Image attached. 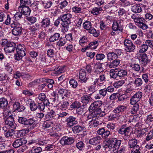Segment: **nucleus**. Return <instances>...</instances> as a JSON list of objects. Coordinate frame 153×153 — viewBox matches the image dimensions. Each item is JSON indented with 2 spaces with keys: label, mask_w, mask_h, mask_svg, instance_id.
Segmentation results:
<instances>
[{
  "label": "nucleus",
  "mask_w": 153,
  "mask_h": 153,
  "mask_svg": "<svg viewBox=\"0 0 153 153\" xmlns=\"http://www.w3.org/2000/svg\"><path fill=\"white\" fill-rule=\"evenodd\" d=\"M105 141L106 143L103 145V147L105 149H108L111 153V150L114 153L116 152L119 148L122 142L121 140L116 138L108 139Z\"/></svg>",
  "instance_id": "f257e3e1"
},
{
  "label": "nucleus",
  "mask_w": 153,
  "mask_h": 153,
  "mask_svg": "<svg viewBox=\"0 0 153 153\" xmlns=\"http://www.w3.org/2000/svg\"><path fill=\"white\" fill-rule=\"evenodd\" d=\"M18 120L20 123L23 124L24 126L28 128L30 130L33 129L36 126V122L33 118L27 119L25 117H19Z\"/></svg>",
  "instance_id": "f03ea898"
},
{
  "label": "nucleus",
  "mask_w": 153,
  "mask_h": 153,
  "mask_svg": "<svg viewBox=\"0 0 153 153\" xmlns=\"http://www.w3.org/2000/svg\"><path fill=\"white\" fill-rule=\"evenodd\" d=\"M61 20L62 22L61 25L64 27L65 30L68 31L70 24L73 22V18L70 13H67L60 16Z\"/></svg>",
  "instance_id": "7ed1b4c3"
},
{
  "label": "nucleus",
  "mask_w": 153,
  "mask_h": 153,
  "mask_svg": "<svg viewBox=\"0 0 153 153\" xmlns=\"http://www.w3.org/2000/svg\"><path fill=\"white\" fill-rule=\"evenodd\" d=\"M131 129V126L128 127L126 125H123L120 127L118 132L121 135H124L123 138L126 141L130 140V138Z\"/></svg>",
  "instance_id": "20e7f679"
},
{
  "label": "nucleus",
  "mask_w": 153,
  "mask_h": 153,
  "mask_svg": "<svg viewBox=\"0 0 153 153\" xmlns=\"http://www.w3.org/2000/svg\"><path fill=\"white\" fill-rule=\"evenodd\" d=\"M123 42L125 50L127 52L131 53L135 51L136 46L130 40L126 39Z\"/></svg>",
  "instance_id": "39448f33"
},
{
  "label": "nucleus",
  "mask_w": 153,
  "mask_h": 153,
  "mask_svg": "<svg viewBox=\"0 0 153 153\" xmlns=\"http://www.w3.org/2000/svg\"><path fill=\"white\" fill-rule=\"evenodd\" d=\"M107 113V111L106 109H105L103 111H102L100 108L92 112L91 115L92 117L98 119L101 117H104Z\"/></svg>",
  "instance_id": "423d86ee"
},
{
  "label": "nucleus",
  "mask_w": 153,
  "mask_h": 153,
  "mask_svg": "<svg viewBox=\"0 0 153 153\" xmlns=\"http://www.w3.org/2000/svg\"><path fill=\"white\" fill-rule=\"evenodd\" d=\"M143 93L140 91L137 92L131 98L130 103L132 105L139 104L137 102L139 101L142 97Z\"/></svg>",
  "instance_id": "0eeeda50"
},
{
  "label": "nucleus",
  "mask_w": 153,
  "mask_h": 153,
  "mask_svg": "<svg viewBox=\"0 0 153 153\" xmlns=\"http://www.w3.org/2000/svg\"><path fill=\"white\" fill-rule=\"evenodd\" d=\"M74 142V138L72 137L64 136L60 140V143L62 146L71 145Z\"/></svg>",
  "instance_id": "6e6552de"
},
{
  "label": "nucleus",
  "mask_w": 153,
  "mask_h": 153,
  "mask_svg": "<svg viewBox=\"0 0 153 153\" xmlns=\"http://www.w3.org/2000/svg\"><path fill=\"white\" fill-rule=\"evenodd\" d=\"M102 104V102L101 101H97L92 103L90 106L88 110L90 112L94 111L99 109H100V107Z\"/></svg>",
  "instance_id": "1a4fd4ad"
},
{
  "label": "nucleus",
  "mask_w": 153,
  "mask_h": 153,
  "mask_svg": "<svg viewBox=\"0 0 153 153\" xmlns=\"http://www.w3.org/2000/svg\"><path fill=\"white\" fill-rule=\"evenodd\" d=\"M27 143V140L24 137L15 140L12 143L13 147L17 148L20 146L25 145Z\"/></svg>",
  "instance_id": "9d476101"
},
{
  "label": "nucleus",
  "mask_w": 153,
  "mask_h": 153,
  "mask_svg": "<svg viewBox=\"0 0 153 153\" xmlns=\"http://www.w3.org/2000/svg\"><path fill=\"white\" fill-rule=\"evenodd\" d=\"M67 126L69 127H73L76 125L78 122L76 120V118L73 116H70L65 119Z\"/></svg>",
  "instance_id": "9b49d317"
},
{
  "label": "nucleus",
  "mask_w": 153,
  "mask_h": 153,
  "mask_svg": "<svg viewBox=\"0 0 153 153\" xmlns=\"http://www.w3.org/2000/svg\"><path fill=\"white\" fill-rule=\"evenodd\" d=\"M58 93L59 94L62 95H64V96L62 97V99L64 98V97H68L70 96V92L67 89L63 88L61 84L58 85Z\"/></svg>",
  "instance_id": "f8f14e48"
},
{
  "label": "nucleus",
  "mask_w": 153,
  "mask_h": 153,
  "mask_svg": "<svg viewBox=\"0 0 153 153\" xmlns=\"http://www.w3.org/2000/svg\"><path fill=\"white\" fill-rule=\"evenodd\" d=\"M16 46V44L12 42L7 47H4V49L5 52L10 53L14 52Z\"/></svg>",
  "instance_id": "ddd939ff"
},
{
  "label": "nucleus",
  "mask_w": 153,
  "mask_h": 153,
  "mask_svg": "<svg viewBox=\"0 0 153 153\" xmlns=\"http://www.w3.org/2000/svg\"><path fill=\"white\" fill-rule=\"evenodd\" d=\"M46 46L47 48H49L47 51V56L50 57H53L55 54V51L52 48H54V46L53 45L48 43H46Z\"/></svg>",
  "instance_id": "4468645a"
},
{
  "label": "nucleus",
  "mask_w": 153,
  "mask_h": 153,
  "mask_svg": "<svg viewBox=\"0 0 153 153\" xmlns=\"http://www.w3.org/2000/svg\"><path fill=\"white\" fill-rule=\"evenodd\" d=\"M5 123L11 128L15 129L16 126L14 118L12 116H10L6 118L5 120Z\"/></svg>",
  "instance_id": "2eb2a0df"
},
{
  "label": "nucleus",
  "mask_w": 153,
  "mask_h": 153,
  "mask_svg": "<svg viewBox=\"0 0 153 153\" xmlns=\"http://www.w3.org/2000/svg\"><path fill=\"white\" fill-rule=\"evenodd\" d=\"M79 78L82 82L86 83L88 79V76L87 75L84 69L81 70L79 73Z\"/></svg>",
  "instance_id": "dca6fc26"
},
{
  "label": "nucleus",
  "mask_w": 153,
  "mask_h": 153,
  "mask_svg": "<svg viewBox=\"0 0 153 153\" xmlns=\"http://www.w3.org/2000/svg\"><path fill=\"white\" fill-rule=\"evenodd\" d=\"M13 106V109L14 111H17L19 112H23L25 108L24 106L18 102H14Z\"/></svg>",
  "instance_id": "f3484780"
},
{
  "label": "nucleus",
  "mask_w": 153,
  "mask_h": 153,
  "mask_svg": "<svg viewBox=\"0 0 153 153\" xmlns=\"http://www.w3.org/2000/svg\"><path fill=\"white\" fill-rule=\"evenodd\" d=\"M123 28V26L121 25L120 21L118 20L117 22H113L112 29L114 31H116L118 30L122 32Z\"/></svg>",
  "instance_id": "a211bd4d"
},
{
  "label": "nucleus",
  "mask_w": 153,
  "mask_h": 153,
  "mask_svg": "<svg viewBox=\"0 0 153 153\" xmlns=\"http://www.w3.org/2000/svg\"><path fill=\"white\" fill-rule=\"evenodd\" d=\"M93 100L91 97L88 96L87 94L83 95L81 97V101L83 105L86 106L87 104L92 102Z\"/></svg>",
  "instance_id": "6ab92c4d"
},
{
  "label": "nucleus",
  "mask_w": 153,
  "mask_h": 153,
  "mask_svg": "<svg viewBox=\"0 0 153 153\" xmlns=\"http://www.w3.org/2000/svg\"><path fill=\"white\" fill-rule=\"evenodd\" d=\"M140 62L143 66H145L150 62L147 55L145 53L142 54L140 56Z\"/></svg>",
  "instance_id": "aec40b11"
},
{
  "label": "nucleus",
  "mask_w": 153,
  "mask_h": 153,
  "mask_svg": "<svg viewBox=\"0 0 153 153\" xmlns=\"http://www.w3.org/2000/svg\"><path fill=\"white\" fill-rule=\"evenodd\" d=\"M26 51H17L15 54L14 58L16 60H19L22 59V57L26 55Z\"/></svg>",
  "instance_id": "412c9836"
},
{
  "label": "nucleus",
  "mask_w": 153,
  "mask_h": 153,
  "mask_svg": "<svg viewBox=\"0 0 153 153\" xmlns=\"http://www.w3.org/2000/svg\"><path fill=\"white\" fill-rule=\"evenodd\" d=\"M41 26L44 28L49 27L51 26L50 19L47 17L43 19L41 22Z\"/></svg>",
  "instance_id": "4be33fe9"
},
{
  "label": "nucleus",
  "mask_w": 153,
  "mask_h": 153,
  "mask_svg": "<svg viewBox=\"0 0 153 153\" xmlns=\"http://www.w3.org/2000/svg\"><path fill=\"white\" fill-rule=\"evenodd\" d=\"M56 116L55 111L53 110H51L45 115V117L47 120H50L55 119Z\"/></svg>",
  "instance_id": "5701e85b"
},
{
  "label": "nucleus",
  "mask_w": 153,
  "mask_h": 153,
  "mask_svg": "<svg viewBox=\"0 0 153 153\" xmlns=\"http://www.w3.org/2000/svg\"><path fill=\"white\" fill-rule=\"evenodd\" d=\"M101 139V137L98 135L91 139L89 141V143L92 145H96L100 143Z\"/></svg>",
  "instance_id": "b1692460"
},
{
  "label": "nucleus",
  "mask_w": 153,
  "mask_h": 153,
  "mask_svg": "<svg viewBox=\"0 0 153 153\" xmlns=\"http://www.w3.org/2000/svg\"><path fill=\"white\" fill-rule=\"evenodd\" d=\"M27 102L29 104L30 109L31 111H35L37 110L38 108L37 104V105L34 101H32L31 99H29L27 100Z\"/></svg>",
  "instance_id": "393cba45"
},
{
  "label": "nucleus",
  "mask_w": 153,
  "mask_h": 153,
  "mask_svg": "<svg viewBox=\"0 0 153 153\" xmlns=\"http://www.w3.org/2000/svg\"><path fill=\"white\" fill-rule=\"evenodd\" d=\"M19 11H21L22 14L26 16H29L31 10L27 6H24L21 8L18 9Z\"/></svg>",
  "instance_id": "a878e982"
},
{
  "label": "nucleus",
  "mask_w": 153,
  "mask_h": 153,
  "mask_svg": "<svg viewBox=\"0 0 153 153\" xmlns=\"http://www.w3.org/2000/svg\"><path fill=\"white\" fill-rule=\"evenodd\" d=\"M23 28L21 26L16 27L13 28L12 30V34L15 36L20 35L22 33Z\"/></svg>",
  "instance_id": "bb28decb"
},
{
  "label": "nucleus",
  "mask_w": 153,
  "mask_h": 153,
  "mask_svg": "<svg viewBox=\"0 0 153 153\" xmlns=\"http://www.w3.org/2000/svg\"><path fill=\"white\" fill-rule=\"evenodd\" d=\"M129 65L130 67L131 68V69L133 71L138 72L140 69V65L134 62L129 63Z\"/></svg>",
  "instance_id": "cd10ccee"
},
{
  "label": "nucleus",
  "mask_w": 153,
  "mask_h": 153,
  "mask_svg": "<svg viewBox=\"0 0 153 153\" xmlns=\"http://www.w3.org/2000/svg\"><path fill=\"white\" fill-rule=\"evenodd\" d=\"M89 126L90 128L96 127L102 124L100 122L95 120H94L93 119L89 121Z\"/></svg>",
  "instance_id": "c85d7f7f"
},
{
  "label": "nucleus",
  "mask_w": 153,
  "mask_h": 153,
  "mask_svg": "<svg viewBox=\"0 0 153 153\" xmlns=\"http://www.w3.org/2000/svg\"><path fill=\"white\" fill-rule=\"evenodd\" d=\"M60 37V33H56L52 35L49 39V41L50 42H54L58 40Z\"/></svg>",
  "instance_id": "c756f323"
},
{
  "label": "nucleus",
  "mask_w": 153,
  "mask_h": 153,
  "mask_svg": "<svg viewBox=\"0 0 153 153\" xmlns=\"http://www.w3.org/2000/svg\"><path fill=\"white\" fill-rule=\"evenodd\" d=\"M128 146L130 148H136V146H139L137 144V140L135 139H131L129 140L128 142Z\"/></svg>",
  "instance_id": "7c9ffc66"
},
{
  "label": "nucleus",
  "mask_w": 153,
  "mask_h": 153,
  "mask_svg": "<svg viewBox=\"0 0 153 153\" xmlns=\"http://www.w3.org/2000/svg\"><path fill=\"white\" fill-rule=\"evenodd\" d=\"M42 147L34 146L31 148L30 150V153H40L42 151Z\"/></svg>",
  "instance_id": "2f4dec72"
},
{
  "label": "nucleus",
  "mask_w": 153,
  "mask_h": 153,
  "mask_svg": "<svg viewBox=\"0 0 153 153\" xmlns=\"http://www.w3.org/2000/svg\"><path fill=\"white\" fill-rule=\"evenodd\" d=\"M84 130V128L80 126H76L73 127L72 130L75 134L78 133Z\"/></svg>",
  "instance_id": "473e14b6"
},
{
  "label": "nucleus",
  "mask_w": 153,
  "mask_h": 153,
  "mask_svg": "<svg viewBox=\"0 0 153 153\" xmlns=\"http://www.w3.org/2000/svg\"><path fill=\"white\" fill-rule=\"evenodd\" d=\"M65 66H59L56 67L54 69V71L56 74H58L64 72L65 71Z\"/></svg>",
  "instance_id": "72a5a7b5"
},
{
  "label": "nucleus",
  "mask_w": 153,
  "mask_h": 153,
  "mask_svg": "<svg viewBox=\"0 0 153 153\" xmlns=\"http://www.w3.org/2000/svg\"><path fill=\"white\" fill-rule=\"evenodd\" d=\"M120 63V60L115 59L113 61L111 62L109 64H107L110 68H115L117 67Z\"/></svg>",
  "instance_id": "f704fd0d"
},
{
  "label": "nucleus",
  "mask_w": 153,
  "mask_h": 153,
  "mask_svg": "<svg viewBox=\"0 0 153 153\" xmlns=\"http://www.w3.org/2000/svg\"><path fill=\"white\" fill-rule=\"evenodd\" d=\"M56 43V46L58 47L63 46L67 42L66 39L65 37H60Z\"/></svg>",
  "instance_id": "c9c22d12"
},
{
  "label": "nucleus",
  "mask_w": 153,
  "mask_h": 153,
  "mask_svg": "<svg viewBox=\"0 0 153 153\" xmlns=\"http://www.w3.org/2000/svg\"><path fill=\"white\" fill-rule=\"evenodd\" d=\"M75 146L80 151H82L85 147V144L82 141L76 142Z\"/></svg>",
  "instance_id": "e433bc0d"
},
{
  "label": "nucleus",
  "mask_w": 153,
  "mask_h": 153,
  "mask_svg": "<svg viewBox=\"0 0 153 153\" xmlns=\"http://www.w3.org/2000/svg\"><path fill=\"white\" fill-rule=\"evenodd\" d=\"M7 100L4 98L2 97L0 98V106L1 108H5L8 105Z\"/></svg>",
  "instance_id": "4c0bfd02"
},
{
  "label": "nucleus",
  "mask_w": 153,
  "mask_h": 153,
  "mask_svg": "<svg viewBox=\"0 0 153 153\" xmlns=\"http://www.w3.org/2000/svg\"><path fill=\"white\" fill-rule=\"evenodd\" d=\"M126 107L120 105L113 110V112L115 114H119L124 111L126 109Z\"/></svg>",
  "instance_id": "58836bf2"
},
{
  "label": "nucleus",
  "mask_w": 153,
  "mask_h": 153,
  "mask_svg": "<svg viewBox=\"0 0 153 153\" xmlns=\"http://www.w3.org/2000/svg\"><path fill=\"white\" fill-rule=\"evenodd\" d=\"M83 27L87 30H90L92 28L91 22L90 21H86L83 24Z\"/></svg>",
  "instance_id": "ea45409f"
},
{
  "label": "nucleus",
  "mask_w": 153,
  "mask_h": 153,
  "mask_svg": "<svg viewBox=\"0 0 153 153\" xmlns=\"http://www.w3.org/2000/svg\"><path fill=\"white\" fill-rule=\"evenodd\" d=\"M118 77L120 78H123L126 76L128 74L127 71L125 70L121 69L117 71Z\"/></svg>",
  "instance_id": "a19ab883"
},
{
  "label": "nucleus",
  "mask_w": 153,
  "mask_h": 153,
  "mask_svg": "<svg viewBox=\"0 0 153 153\" xmlns=\"http://www.w3.org/2000/svg\"><path fill=\"white\" fill-rule=\"evenodd\" d=\"M143 81L141 78H137L133 82L134 85L137 87L140 86L143 84Z\"/></svg>",
  "instance_id": "79ce46f5"
},
{
  "label": "nucleus",
  "mask_w": 153,
  "mask_h": 153,
  "mask_svg": "<svg viewBox=\"0 0 153 153\" xmlns=\"http://www.w3.org/2000/svg\"><path fill=\"white\" fill-rule=\"evenodd\" d=\"M117 58V55L114 52L109 53L107 54V59L111 61L113 59H116Z\"/></svg>",
  "instance_id": "37998d69"
},
{
  "label": "nucleus",
  "mask_w": 153,
  "mask_h": 153,
  "mask_svg": "<svg viewBox=\"0 0 153 153\" xmlns=\"http://www.w3.org/2000/svg\"><path fill=\"white\" fill-rule=\"evenodd\" d=\"M20 5L18 9L21 8V7L26 6V5L30 4L31 3V0H20Z\"/></svg>",
  "instance_id": "c03bdc74"
},
{
  "label": "nucleus",
  "mask_w": 153,
  "mask_h": 153,
  "mask_svg": "<svg viewBox=\"0 0 153 153\" xmlns=\"http://www.w3.org/2000/svg\"><path fill=\"white\" fill-rule=\"evenodd\" d=\"M131 10L134 13H139L142 10L141 8L140 5L137 4H136L133 6L131 8Z\"/></svg>",
  "instance_id": "a18cd8bd"
},
{
  "label": "nucleus",
  "mask_w": 153,
  "mask_h": 153,
  "mask_svg": "<svg viewBox=\"0 0 153 153\" xmlns=\"http://www.w3.org/2000/svg\"><path fill=\"white\" fill-rule=\"evenodd\" d=\"M144 21L145 19L142 17H136L134 19V22L136 23V25L138 26L140 25Z\"/></svg>",
  "instance_id": "49530a36"
},
{
  "label": "nucleus",
  "mask_w": 153,
  "mask_h": 153,
  "mask_svg": "<svg viewBox=\"0 0 153 153\" xmlns=\"http://www.w3.org/2000/svg\"><path fill=\"white\" fill-rule=\"evenodd\" d=\"M97 41H94L90 42L89 43L88 45L86 48V49H88L89 48L91 49H95L96 48L97 46Z\"/></svg>",
  "instance_id": "de8ad7c7"
},
{
  "label": "nucleus",
  "mask_w": 153,
  "mask_h": 153,
  "mask_svg": "<svg viewBox=\"0 0 153 153\" xmlns=\"http://www.w3.org/2000/svg\"><path fill=\"white\" fill-rule=\"evenodd\" d=\"M14 134V130L11 129L8 130L6 132L4 133V134L5 137L8 138L9 137L12 136Z\"/></svg>",
  "instance_id": "09e8293b"
},
{
  "label": "nucleus",
  "mask_w": 153,
  "mask_h": 153,
  "mask_svg": "<svg viewBox=\"0 0 153 153\" xmlns=\"http://www.w3.org/2000/svg\"><path fill=\"white\" fill-rule=\"evenodd\" d=\"M86 108V106L82 104L81 105V104H80V106L79 108H77L76 110V112L78 114H82L85 111L84 109Z\"/></svg>",
  "instance_id": "8fccbe9b"
},
{
  "label": "nucleus",
  "mask_w": 153,
  "mask_h": 153,
  "mask_svg": "<svg viewBox=\"0 0 153 153\" xmlns=\"http://www.w3.org/2000/svg\"><path fill=\"white\" fill-rule=\"evenodd\" d=\"M148 48V47L145 44L141 45L140 48L139 50V52L143 53L147 51Z\"/></svg>",
  "instance_id": "3c124183"
},
{
  "label": "nucleus",
  "mask_w": 153,
  "mask_h": 153,
  "mask_svg": "<svg viewBox=\"0 0 153 153\" xmlns=\"http://www.w3.org/2000/svg\"><path fill=\"white\" fill-rule=\"evenodd\" d=\"M111 134L110 132V131L108 130H105L102 136V137L104 139H105V140H107L108 139H113L114 138H108L110 135Z\"/></svg>",
  "instance_id": "603ef678"
},
{
  "label": "nucleus",
  "mask_w": 153,
  "mask_h": 153,
  "mask_svg": "<svg viewBox=\"0 0 153 153\" xmlns=\"http://www.w3.org/2000/svg\"><path fill=\"white\" fill-rule=\"evenodd\" d=\"M153 138V129L150 131L148 133L145 138L146 141H149Z\"/></svg>",
  "instance_id": "864d4df0"
},
{
  "label": "nucleus",
  "mask_w": 153,
  "mask_h": 153,
  "mask_svg": "<svg viewBox=\"0 0 153 153\" xmlns=\"http://www.w3.org/2000/svg\"><path fill=\"white\" fill-rule=\"evenodd\" d=\"M69 104L68 102L64 101L61 103L60 107L61 109L65 110L68 108Z\"/></svg>",
  "instance_id": "5fc2aeb1"
},
{
  "label": "nucleus",
  "mask_w": 153,
  "mask_h": 153,
  "mask_svg": "<svg viewBox=\"0 0 153 153\" xmlns=\"http://www.w3.org/2000/svg\"><path fill=\"white\" fill-rule=\"evenodd\" d=\"M22 12H17L14 16V18L16 21H18L21 18H22Z\"/></svg>",
  "instance_id": "6e6d98bb"
},
{
  "label": "nucleus",
  "mask_w": 153,
  "mask_h": 153,
  "mask_svg": "<svg viewBox=\"0 0 153 153\" xmlns=\"http://www.w3.org/2000/svg\"><path fill=\"white\" fill-rule=\"evenodd\" d=\"M12 42L6 39H2L1 41V45L4 47L7 46Z\"/></svg>",
  "instance_id": "4d7b16f0"
},
{
  "label": "nucleus",
  "mask_w": 153,
  "mask_h": 153,
  "mask_svg": "<svg viewBox=\"0 0 153 153\" xmlns=\"http://www.w3.org/2000/svg\"><path fill=\"white\" fill-rule=\"evenodd\" d=\"M125 83L123 80H120L114 82L113 84V86L116 88H118L122 85Z\"/></svg>",
  "instance_id": "13d9d810"
},
{
  "label": "nucleus",
  "mask_w": 153,
  "mask_h": 153,
  "mask_svg": "<svg viewBox=\"0 0 153 153\" xmlns=\"http://www.w3.org/2000/svg\"><path fill=\"white\" fill-rule=\"evenodd\" d=\"M81 103L79 101H75L70 105V107L72 109L77 108L80 106Z\"/></svg>",
  "instance_id": "bf43d9fd"
},
{
  "label": "nucleus",
  "mask_w": 153,
  "mask_h": 153,
  "mask_svg": "<svg viewBox=\"0 0 153 153\" xmlns=\"http://www.w3.org/2000/svg\"><path fill=\"white\" fill-rule=\"evenodd\" d=\"M89 32L92 34L93 36L95 37H97L99 35L98 31H97L94 28H92L89 30Z\"/></svg>",
  "instance_id": "052dcab7"
},
{
  "label": "nucleus",
  "mask_w": 153,
  "mask_h": 153,
  "mask_svg": "<svg viewBox=\"0 0 153 153\" xmlns=\"http://www.w3.org/2000/svg\"><path fill=\"white\" fill-rule=\"evenodd\" d=\"M69 83L71 86L74 88H76L78 86L77 82L73 79L70 80Z\"/></svg>",
  "instance_id": "680f3d73"
},
{
  "label": "nucleus",
  "mask_w": 153,
  "mask_h": 153,
  "mask_svg": "<svg viewBox=\"0 0 153 153\" xmlns=\"http://www.w3.org/2000/svg\"><path fill=\"white\" fill-rule=\"evenodd\" d=\"M134 105L131 111V113L132 114H134L136 113L139 107V104H135Z\"/></svg>",
  "instance_id": "e2e57ef3"
},
{
  "label": "nucleus",
  "mask_w": 153,
  "mask_h": 153,
  "mask_svg": "<svg viewBox=\"0 0 153 153\" xmlns=\"http://www.w3.org/2000/svg\"><path fill=\"white\" fill-rule=\"evenodd\" d=\"M105 57V55L102 53L97 54L96 56V60L100 61L103 60Z\"/></svg>",
  "instance_id": "0e129e2a"
},
{
  "label": "nucleus",
  "mask_w": 153,
  "mask_h": 153,
  "mask_svg": "<svg viewBox=\"0 0 153 153\" xmlns=\"http://www.w3.org/2000/svg\"><path fill=\"white\" fill-rule=\"evenodd\" d=\"M72 10L73 12L76 13H82L83 11L81 8L76 7V6L73 7Z\"/></svg>",
  "instance_id": "69168bd1"
},
{
  "label": "nucleus",
  "mask_w": 153,
  "mask_h": 153,
  "mask_svg": "<svg viewBox=\"0 0 153 153\" xmlns=\"http://www.w3.org/2000/svg\"><path fill=\"white\" fill-rule=\"evenodd\" d=\"M53 124V123L50 120H47L45 121L43 123L42 126L44 128H48L50 127Z\"/></svg>",
  "instance_id": "338daca9"
},
{
  "label": "nucleus",
  "mask_w": 153,
  "mask_h": 153,
  "mask_svg": "<svg viewBox=\"0 0 153 153\" xmlns=\"http://www.w3.org/2000/svg\"><path fill=\"white\" fill-rule=\"evenodd\" d=\"M87 38L85 36H83L79 40V44L81 46H82L83 44L86 43L87 42Z\"/></svg>",
  "instance_id": "774afa93"
}]
</instances>
